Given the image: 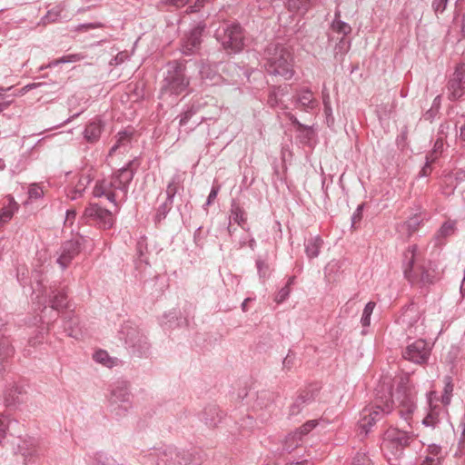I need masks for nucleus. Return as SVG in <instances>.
<instances>
[{"instance_id":"42","label":"nucleus","mask_w":465,"mask_h":465,"mask_svg":"<svg viewBox=\"0 0 465 465\" xmlns=\"http://www.w3.org/2000/svg\"><path fill=\"white\" fill-rule=\"evenodd\" d=\"M341 268L340 261L332 260L324 268V274L330 281L335 280V275Z\"/></svg>"},{"instance_id":"19","label":"nucleus","mask_w":465,"mask_h":465,"mask_svg":"<svg viewBox=\"0 0 465 465\" xmlns=\"http://www.w3.org/2000/svg\"><path fill=\"white\" fill-rule=\"evenodd\" d=\"M103 130L104 124L102 120L95 118L86 124L83 132L84 138L89 143H95L100 139Z\"/></svg>"},{"instance_id":"31","label":"nucleus","mask_w":465,"mask_h":465,"mask_svg":"<svg viewBox=\"0 0 465 465\" xmlns=\"http://www.w3.org/2000/svg\"><path fill=\"white\" fill-rule=\"evenodd\" d=\"M93 359L98 362L101 363L106 367H113L117 364L118 359L117 358H112L108 354L107 351L99 350L95 351L93 355Z\"/></svg>"},{"instance_id":"40","label":"nucleus","mask_w":465,"mask_h":465,"mask_svg":"<svg viewBox=\"0 0 465 465\" xmlns=\"http://www.w3.org/2000/svg\"><path fill=\"white\" fill-rule=\"evenodd\" d=\"M421 223H422V219L420 218V216L414 215L413 217H411L409 220H407L402 224V228L404 230H406L408 232V235L411 236L418 231Z\"/></svg>"},{"instance_id":"37","label":"nucleus","mask_w":465,"mask_h":465,"mask_svg":"<svg viewBox=\"0 0 465 465\" xmlns=\"http://www.w3.org/2000/svg\"><path fill=\"white\" fill-rule=\"evenodd\" d=\"M200 74L203 80H210L212 84H215L218 83L221 76L216 74L210 64H203L200 68Z\"/></svg>"},{"instance_id":"53","label":"nucleus","mask_w":465,"mask_h":465,"mask_svg":"<svg viewBox=\"0 0 465 465\" xmlns=\"http://www.w3.org/2000/svg\"><path fill=\"white\" fill-rule=\"evenodd\" d=\"M104 25L103 23L95 22V23H86L78 25L75 28V32H86L91 29L103 28Z\"/></svg>"},{"instance_id":"56","label":"nucleus","mask_w":465,"mask_h":465,"mask_svg":"<svg viewBox=\"0 0 465 465\" xmlns=\"http://www.w3.org/2000/svg\"><path fill=\"white\" fill-rule=\"evenodd\" d=\"M303 406H304V404L302 402H299V398L297 397L294 400V401L292 403V405L290 406L289 415L290 416L298 415L302 411Z\"/></svg>"},{"instance_id":"52","label":"nucleus","mask_w":465,"mask_h":465,"mask_svg":"<svg viewBox=\"0 0 465 465\" xmlns=\"http://www.w3.org/2000/svg\"><path fill=\"white\" fill-rule=\"evenodd\" d=\"M318 424L316 420H312L306 421L296 432L302 437L308 434L311 430H312Z\"/></svg>"},{"instance_id":"29","label":"nucleus","mask_w":465,"mask_h":465,"mask_svg":"<svg viewBox=\"0 0 465 465\" xmlns=\"http://www.w3.org/2000/svg\"><path fill=\"white\" fill-rule=\"evenodd\" d=\"M63 11L64 5L61 4L56 5L55 6L49 9L47 13L41 18L39 25H47L58 21Z\"/></svg>"},{"instance_id":"50","label":"nucleus","mask_w":465,"mask_h":465,"mask_svg":"<svg viewBox=\"0 0 465 465\" xmlns=\"http://www.w3.org/2000/svg\"><path fill=\"white\" fill-rule=\"evenodd\" d=\"M95 465H114L115 461L114 459L108 457L103 452H98L94 455Z\"/></svg>"},{"instance_id":"22","label":"nucleus","mask_w":465,"mask_h":465,"mask_svg":"<svg viewBox=\"0 0 465 465\" xmlns=\"http://www.w3.org/2000/svg\"><path fill=\"white\" fill-rule=\"evenodd\" d=\"M445 414V410L440 406H430V411L422 420V424L431 429H436L440 426L441 420Z\"/></svg>"},{"instance_id":"55","label":"nucleus","mask_w":465,"mask_h":465,"mask_svg":"<svg viewBox=\"0 0 465 465\" xmlns=\"http://www.w3.org/2000/svg\"><path fill=\"white\" fill-rule=\"evenodd\" d=\"M43 189L36 184H32L28 190V195L30 199H39L43 196Z\"/></svg>"},{"instance_id":"15","label":"nucleus","mask_w":465,"mask_h":465,"mask_svg":"<svg viewBox=\"0 0 465 465\" xmlns=\"http://www.w3.org/2000/svg\"><path fill=\"white\" fill-rule=\"evenodd\" d=\"M18 452L23 457L24 464L28 465L35 462L43 453V449L36 439L28 438L18 445Z\"/></svg>"},{"instance_id":"27","label":"nucleus","mask_w":465,"mask_h":465,"mask_svg":"<svg viewBox=\"0 0 465 465\" xmlns=\"http://www.w3.org/2000/svg\"><path fill=\"white\" fill-rule=\"evenodd\" d=\"M323 241L320 236L312 237L305 242V252L310 259L319 255Z\"/></svg>"},{"instance_id":"46","label":"nucleus","mask_w":465,"mask_h":465,"mask_svg":"<svg viewBox=\"0 0 465 465\" xmlns=\"http://www.w3.org/2000/svg\"><path fill=\"white\" fill-rule=\"evenodd\" d=\"M375 302H369L364 309H363V312H362V316H361V322L362 324L363 327H368L370 326L371 324V313L375 308Z\"/></svg>"},{"instance_id":"57","label":"nucleus","mask_w":465,"mask_h":465,"mask_svg":"<svg viewBox=\"0 0 465 465\" xmlns=\"http://www.w3.org/2000/svg\"><path fill=\"white\" fill-rule=\"evenodd\" d=\"M44 341V333L38 331L35 336L29 338L28 345L31 347H35L38 344L43 343Z\"/></svg>"},{"instance_id":"23","label":"nucleus","mask_w":465,"mask_h":465,"mask_svg":"<svg viewBox=\"0 0 465 465\" xmlns=\"http://www.w3.org/2000/svg\"><path fill=\"white\" fill-rule=\"evenodd\" d=\"M5 326L4 322L0 319V361H5L12 357L15 352V349L12 346L9 338L5 335L2 331Z\"/></svg>"},{"instance_id":"11","label":"nucleus","mask_w":465,"mask_h":465,"mask_svg":"<svg viewBox=\"0 0 465 465\" xmlns=\"http://www.w3.org/2000/svg\"><path fill=\"white\" fill-rule=\"evenodd\" d=\"M448 98L456 101L465 94V64L456 65L454 72L450 74L447 84Z\"/></svg>"},{"instance_id":"44","label":"nucleus","mask_w":465,"mask_h":465,"mask_svg":"<svg viewBox=\"0 0 465 465\" xmlns=\"http://www.w3.org/2000/svg\"><path fill=\"white\" fill-rule=\"evenodd\" d=\"M83 57L84 56L80 54H71L64 55L63 57H61L59 59H55V60L52 61L47 65V67L56 66L59 64L78 62V61L82 60Z\"/></svg>"},{"instance_id":"13","label":"nucleus","mask_w":465,"mask_h":465,"mask_svg":"<svg viewBox=\"0 0 465 465\" xmlns=\"http://www.w3.org/2000/svg\"><path fill=\"white\" fill-rule=\"evenodd\" d=\"M430 354V347L424 340H417L408 345L402 353L404 359L417 364L425 363Z\"/></svg>"},{"instance_id":"21","label":"nucleus","mask_w":465,"mask_h":465,"mask_svg":"<svg viewBox=\"0 0 465 465\" xmlns=\"http://www.w3.org/2000/svg\"><path fill=\"white\" fill-rule=\"evenodd\" d=\"M456 230L457 227L455 221L448 220L444 222L435 234V244L437 246L444 245L446 243L447 239L455 234Z\"/></svg>"},{"instance_id":"28","label":"nucleus","mask_w":465,"mask_h":465,"mask_svg":"<svg viewBox=\"0 0 465 465\" xmlns=\"http://www.w3.org/2000/svg\"><path fill=\"white\" fill-rule=\"evenodd\" d=\"M53 296L51 297L52 309L59 311L67 305V294L64 289L52 291Z\"/></svg>"},{"instance_id":"38","label":"nucleus","mask_w":465,"mask_h":465,"mask_svg":"<svg viewBox=\"0 0 465 465\" xmlns=\"http://www.w3.org/2000/svg\"><path fill=\"white\" fill-rule=\"evenodd\" d=\"M302 437L298 434V432H293L289 434L283 443V450L287 452H292L301 443Z\"/></svg>"},{"instance_id":"8","label":"nucleus","mask_w":465,"mask_h":465,"mask_svg":"<svg viewBox=\"0 0 465 465\" xmlns=\"http://www.w3.org/2000/svg\"><path fill=\"white\" fill-rule=\"evenodd\" d=\"M132 408L131 394L128 384L125 381H118L112 386L108 398V409L110 413L120 420L126 416Z\"/></svg>"},{"instance_id":"5","label":"nucleus","mask_w":465,"mask_h":465,"mask_svg":"<svg viewBox=\"0 0 465 465\" xmlns=\"http://www.w3.org/2000/svg\"><path fill=\"white\" fill-rule=\"evenodd\" d=\"M190 78L186 75V65L182 61H171L162 81L160 98L178 96L187 91Z\"/></svg>"},{"instance_id":"26","label":"nucleus","mask_w":465,"mask_h":465,"mask_svg":"<svg viewBox=\"0 0 465 465\" xmlns=\"http://www.w3.org/2000/svg\"><path fill=\"white\" fill-rule=\"evenodd\" d=\"M331 29L333 32L342 35L339 45H350L348 41H345L344 36L348 35L351 32V27L348 23L341 21V19H334L331 23Z\"/></svg>"},{"instance_id":"2","label":"nucleus","mask_w":465,"mask_h":465,"mask_svg":"<svg viewBox=\"0 0 465 465\" xmlns=\"http://www.w3.org/2000/svg\"><path fill=\"white\" fill-rule=\"evenodd\" d=\"M133 164L134 161H131L108 178L97 181L93 191L94 196L104 197L119 209L117 202H124L127 199L129 184L134 175Z\"/></svg>"},{"instance_id":"1","label":"nucleus","mask_w":465,"mask_h":465,"mask_svg":"<svg viewBox=\"0 0 465 465\" xmlns=\"http://www.w3.org/2000/svg\"><path fill=\"white\" fill-rule=\"evenodd\" d=\"M391 390L392 386L389 380H384L375 388L372 402L361 412V419L358 422L361 433L367 435L378 420L392 411L395 404L401 418L411 427L412 415L417 405L416 391L409 376L400 377L394 394L395 400Z\"/></svg>"},{"instance_id":"10","label":"nucleus","mask_w":465,"mask_h":465,"mask_svg":"<svg viewBox=\"0 0 465 465\" xmlns=\"http://www.w3.org/2000/svg\"><path fill=\"white\" fill-rule=\"evenodd\" d=\"M84 217L103 230L111 229L114 223L112 212L97 203H90L84 212Z\"/></svg>"},{"instance_id":"14","label":"nucleus","mask_w":465,"mask_h":465,"mask_svg":"<svg viewBox=\"0 0 465 465\" xmlns=\"http://www.w3.org/2000/svg\"><path fill=\"white\" fill-rule=\"evenodd\" d=\"M205 24L199 23L182 40L181 51L185 55L194 54L201 46L202 35L205 30Z\"/></svg>"},{"instance_id":"36","label":"nucleus","mask_w":465,"mask_h":465,"mask_svg":"<svg viewBox=\"0 0 465 465\" xmlns=\"http://www.w3.org/2000/svg\"><path fill=\"white\" fill-rule=\"evenodd\" d=\"M286 87L272 86L268 94V104L271 107L278 106L280 104V96L284 95V89Z\"/></svg>"},{"instance_id":"6","label":"nucleus","mask_w":465,"mask_h":465,"mask_svg":"<svg viewBox=\"0 0 465 465\" xmlns=\"http://www.w3.org/2000/svg\"><path fill=\"white\" fill-rule=\"evenodd\" d=\"M119 337L124 341L125 348L133 357L147 358L151 351V343L147 336L137 326L124 322L121 326Z\"/></svg>"},{"instance_id":"3","label":"nucleus","mask_w":465,"mask_h":465,"mask_svg":"<svg viewBox=\"0 0 465 465\" xmlns=\"http://www.w3.org/2000/svg\"><path fill=\"white\" fill-rule=\"evenodd\" d=\"M420 252L416 244H412L403 253V273L405 279L419 288L434 284L438 280L437 272L431 263H419Z\"/></svg>"},{"instance_id":"62","label":"nucleus","mask_w":465,"mask_h":465,"mask_svg":"<svg viewBox=\"0 0 465 465\" xmlns=\"http://www.w3.org/2000/svg\"><path fill=\"white\" fill-rule=\"evenodd\" d=\"M194 114H195V112L193 108L185 111L181 115L180 122H179L180 126L185 125Z\"/></svg>"},{"instance_id":"33","label":"nucleus","mask_w":465,"mask_h":465,"mask_svg":"<svg viewBox=\"0 0 465 465\" xmlns=\"http://www.w3.org/2000/svg\"><path fill=\"white\" fill-rule=\"evenodd\" d=\"M312 5V0H288L287 8L291 12L306 13Z\"/></svg>"},{"instance_id":"59","label":"nucleus","mask_w":465,"mask_h":465,"mask_svg":"<svg viewBox=\"0 0 465 465\" xmlns=\"http://www.w3.org/2000/svg\"><path fill=\"white\" fill-rule=\"evenodd\" d=\"M83 193H84L81 190H79V188H77L76 186L69 187L66 190V195L71 200H76V199L82 197Z\"/></svg>"},{"instance_id":"47","label":"nucleus","mask_w":465,"mask_h":465,"mask_svg":"<svg viewBox=\"0 0 465 465\" xmlns=\"http://www.w3.org/2000/svg\"><path fill=\"white\" fill-rule=\"evenodd\" d=\"M293 281H294V277H290L287 283L285 284L284 287H282L279 292L278 293L276 294L275 296V302L277 303H282V302H284L290 292H291V289H290V286L293 283Z\"/></svg>"},{"instance_id":"64","label":"nucleus","mask_w":465,"mask_h":465,"mask_svg":"<svg viewBox=\"0 0 465 465\" xmlns=\"http://www.w3.org/2000/svg\"><path fill=\"white\" fill-rule=\"evenodd\" d=\"M352 465H369V460L365 455H358L355 457Z\"/></svg>"},{"instance_id":"45","label":"nucleus","mask_w":465,"mask_h":465,"mask_svg":"<svg viewBox=\"0 0 465 465\" xmlns=\"http://www.w3.org/2000/svg\"><path fill=\"white\" fill-rule=\"evenodd\" d=\"M173 203L170 200H165L163 203H162L156 211L155 214V222L159 223L163 220L167 213L170 212L173 206Z\"/></svg>"},{"instance_id":"63","label":"nucleus","mask_w":465,"mask_h":465,"mask_svg":"<svg viewBox=\"0 0 465 465\" xmlns=\"http://www.w3.org/2000/svg\"><path fill=\"white\" fill-rule=\"evenodd\" d=\"M208 1L209 0H195L194 5L188 6L186 12L189 14L198 12Z\"/></svg>"},{"instance_id":"7","label":"nucleus","mask_w":465,"mask_h":465,"mask_svg":"<svg viewBox=\"0 0 465 465\" xmlns=\"http://www.w3.org/2000/svg\"><path fill=\"white\" fill-rule=\"evenodd\" d=\"M214 36L228 54L240 53L244 46V30L238 23H224L215 31Z\"/></svg>"},{"instance_id":"48","label":"nucleus","mask_w":465,"mask_h":465,"mask_svg":"<svg viewBox=\"0 0 465 465\" xmlns=\"http://www.w3.org/2000/svg\"><path fill=\"white\" fill-rule=\"evenodd\" d=\"M256 268H257L260 279L264 281L266 278L269 277L270 267H269L268 262L265 260H263L262 258H258L256 260Z\"/></svg>"},{"instance_id":"30","label":"nucleus","mask_w":465,"mask_h":465,"mask_svg":"<svg viewBox=\"0 0 465 465\" xmlns=\"http://www.w3.org/2000/svg\"><path fill=\"white\" fill-rule=\"evenodd\" d=\"M318 391L319 387L316 384L310 385L306 389L302 390L297 396L299 398V402H302L304 405L310 404L315 400Z\"/></svg>"},{"instance_id":"43","label":"nucleus","mask_w":465,"mask_h":465,"mask_svg":"<svg viewBox=\"0 0 465 465\" xmlns=\"http://www.w3.org/2000/svg\"><path fill=\"white\" fill-rule=\"evenodd\" d=\"M192 0H159L157 6L159 9L169 7L182 8L188 5Z\"/></svg>"},{"instance_id":"16","label":"nucleus","mask_w":465,"mask_h":465,"mask_svg":"<svg viewBox=\"0 0 465 465\" xmlns=\"http://www.w3.org/2000/svg\"><path fill=\"white\" fill-rule=\"evenodd\" d=\"M465 181V171L459 169L456 171H444L440 176V190L444 195L453 194L457 186Z\"/></svg>"},{"instance_id":"49","label":"nucleus","mask_w":465,"mask_h":465,"mask_svg":"<svg viewBox=\"0 0 465 465\" xmlns=\"http://www.w3.org/2000/svg\"><path fill=\"white\" fill-rule=\"evenodd\" d=\"M179 187V182L174 177L172 179L171 182L167 184L166 187V200H170L171 202H173V198L178 191Z\"/></svg>"},{"instance_id":"54","label":"nucleus","mask_w":465,"mask_h":465,"mask_svg":"<svg viewBox=\"0 0 465 465\" xmlns=\"http://www.w3.org/2000/svg\"><path fill=\"white\" fill-rule=\"evenodd\" d=\"M448 1L449 0H432L431 7L437 15L445 11Z\"/></svg>"},{"instance_id":"35","label":"nucleus","mask_w":465,"mask_h":465,"mask_svg":"<svg viewBox=\"0 0 465 465\" xmlns=\"http://www.w3.org/2000/svg\"><path fill=\"white\" fill-rule=\"evenodd\" d=\"M94 174L92 168L85 169L82 171L79 174L77 184L75 185L79 190L83 193L85 191L86 187L90 184V183L94 180Z\"/></svg>"},{"instance_id":"9","label":"nucleus","mask_w":465,"mask_h":465,"mask_svg":"<svg viewBox=\"0 0 465 465\" xmlns=\"http://www.w3.org/2000/svg\"><path fill=\"white\" fill-rule=\"evenodd\" d=\"M416 435L412 431L390 427L385 432L382 441V449L388 450L393 455H401L405 448L415 440Z\"/></svg>"},{"instance_id":"51","label":"nucleus","mask_w":465,"mask_h":465,"mask_svg":"<svg viewBox=\"0 0 465 465\" xmlns=\"http://www.w3.org/2000/svg\"><path fill=\"white\" fill-rule=\"evenodd\" d=\"M10 421L11 420L5 416H2L0 418V444H3L5 439L6 430L9 428Z\"/></svg>"},{"instance_id":"32","label":"nucleus","mask_w":465,"mask_h":465,"mask_svg":"<svg viewBox=\"0 0 465 465\" xmlns=\"http://www.w3.org/2000/svg\"><path fill=\"white\" fill-rule=\"evenodd\" d=\"M18 204L14 198H9V203L6 207H3L0 210V224L8 222L14 215L15 212L17 211Z\"/></svg>"},{"instance_id":"41","label":"nucleus","mask_w":465,"mask_h":465,"mask_svg":"<svg viewBox=\"0 0 465 465\" xmlns=\"http://www.w3.org/2000/svg\"><path fill=\"white\" fill-rule=\"evenodd\" d=\"M64 331L70 337L77 338L80 334V329L78 328V320L75 317H70L64 322Z\"/></svg>"},{"instance_id":"60","label":"nucleus","mask_w":465,"mask_h":465,"mask_svg":"<svg viewBox=\"0 0 465 465\" xmlns=\"http://www.w3.org/2000/svg\"><path fill=\"white\" fill-rule=\"evenodd\" d=\"M363 207H364V204L358 205L357 209L353 213L352 217H351L352 227H354L356 223L361 222V220L362 218Z\"/></svg>"},{"instance_id":"20","label":"nucleus","mask_w":465,"mask_h":465,"mask_svg":"<svg viewBox=\"0 0 465 465\" xmlns=\"http://www.w3.org/2000/svg\"><path fill=\"white\" fill-rule=\"evenodd\" d=\"M26 391L23 385L14 383L11 387L6 389L4 393V401L6 406H15L24 401V395Z\"/></svg>"},{"instance_id":"39","label":"nucleus","mask_w":465,"mask_h":465,"mask_svg":"<svg viewBox=\"0 0 465 465\" xmlns=\"http://www.w3.org/2000/svg\"><path fill=\"white\" fill-rule=\"evenodd\" d=\"M444 390L443 394L441 395V403L444 406H447L450 403L451 395L453 391V384H452V379L450 376H445L444 377Z\"/></svg>"},{"instance_id":"34","label":"nucleus","mask_w":465,"mask_h":465,"mask_svg":"<svg viewBox=\"0 0 465 465\" xmlns=\"http://www.w3.org/2000/svg\"><path fill=\"white\" fill-rule=\"evenodd\" d=\"M204 421L209 427H215L222 420V415L219 413L216 407H210L205 409L204 411Z\"/></svg>"},{"instance_id":"4","label":"nucleus","mask_w":465,"mask_h":465,"mask_svg":"<svg viewBox=\"0 0 465 465\" xmlns=\"http://www.w3.org/2000/svg\"><path fill=\"white\" fill-rule=\"evenodd\" d=\"M263 59L264 69L269 74L281 76L285 80L293 76L294 58L289 45L281 43H271L264 50Z\"/></svg>"},{"instance_id":"17","label":"nucleus","mask_w":465,"mask_h":465,"mask_svg":"<svg viewBox=\"0 0 465 465\" xmlns=\"http://www.w3.org/2000/svg\"><path fill=\"white\" fill-rule=\"evenodd\" d=\"M81 246L78 241H67L63 243L61 248V254L57 259V262L60 266L64 269L66 268L72 260L79 254Z\"/></svg>"},{"instance_id":"25","label":"nucleus","mask_w":465,"mask_h":465,"mask_svg":"<svg viewBox=\"0 0 465 465\" xmlns=\"http://www.w3.org/2000/svg\"><path fill=\"white\" fill-rule=\"evenodd\" d=\"M133 133L127 130L118 133L116 143L111 147L109 154L113 155L117 150L126 151L131 143Z\"/></svg>"},{"instance_id":"12","label":"nucleus","mask_w":465,"mask_h":465,"mask_svg":"<svg viewBox=\"0 0 465 465\" xmlns=\"http://www.w3.org/2000/svg\"><path fill=\"white\" fill-rule=\"evenodd\" d=\"M148 459L156 465H186L188 459L181 457L175 448L166 447L163 450H153L148 454Z\"/></svg>"},{"instance_id":"24","label":"nucleus","mask_w":465,"mask_h":465,"mask_svg":"<svg viewBox=\"0 0 465 465\" xmlns=\"http://www.w3.org/2000/svg\"><path fill=\"white\" fill-rule=\"evenodd\" d=\"M230 219L242 228H244V224L247 221L246 212L234 199H232L231 203Z\"/></svg>"},{"instance_id":"58","label":"nucleus","mask_w":465,"mask_h":465,"mask_svg":"<svg viewBox=\"0 0 465 465\" xmlns=\"http://www.w3.org/2000/svg\"><path fill=\"white\" fill-rule=\"evenodd\" d=\"M427 452H428L427 456L442 458V456H440L441 447L439 445H436V444L429 445L427 448Z\"/></svg>"},{"instance_id":"18","label":"nucleus","mask_w":465,"mask_h":465,"mask_svg":"<svg viewBox=\"0 0 465 465\" xmlns=\"http://www.w3.org/2000/svg\"><path fill=\"white\" fill-rule=\"evenodd\" d=\"M293 102L296 108L306 112L314 109L318 105L312 92L308 88L300 90L296 95L293 96Z\"/></svg>"},{"instance_id":"61","label":"nucleus","mask_w":465,"mask_h":465,"mask_svg":"<svg viewBox=\"0 0 465 465\" xmlns=\"http://www.w3.org/2000/svg\"><path fill=\"white\" fill-rule=\"evenodd\" d=\"M443 458L426 456L420 465H441Z\"/></svg>"}]
</instances>
